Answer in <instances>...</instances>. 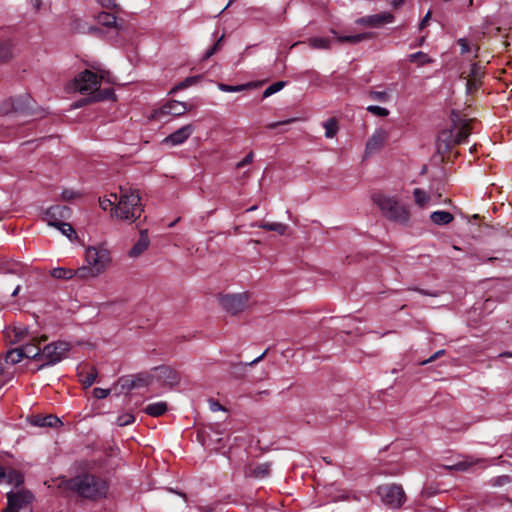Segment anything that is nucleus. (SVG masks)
I'll return each instance as SVG.
<instances>
[{"instance_id":"obj_1","label":"nucleus","mask_w":512,"mask_h":512,"mask_svg":"<svg viewBox=\"0 0 512 512\" xmlns=\"http://www.w3.org/2000/svg\"><path fill=\"white\" fill-rule=\"evenodd\" d=\"M56 483L62 492L88 499L104 497L108 490L106 481L92 474L78 475L71 479L59 478Z\"/></svg>"},{"instance_id":"obj_2","label":"nucleus","mask_w":512,"mask_h":512,"mask_svg":"<svg viewBox=\"0 0 512 512\" xmlns=\"http://www.w3.org/2000/svg\"><path fill=\"white\" fill-rule=\"evenodd\" d=\"M111 262V253L104 244L88 246L85 249V264L78 268L80 280L97 278L109 268Z\"/></svg>"},{"instance_id":"obj_3","label":"nucleus","mask_w":512,"mask_h":512,"mask_svg":"<svg viewBox=\"0 0 512 512\" xmlns=\"http://www.w3.org/2000/svg\"><path fill=\"white\" fill-rule=\"evenodd\" d=\"M143 206L139 193L136 190L120 188L118 203L114 209V216L127 222H135L140 218Z\"/></svg>"},{"instance_id":"obj_4","label":"nucleus","mask_w":512,"mask_h":512,"mask_svg":"<svg viewBox=\"0 0 512 512\" xmlns=\"http://www.w3.org/2000/svg\"><path fill=\"white\" fill-rule=\"evenodd\" d=\"M372 200L387 219L401 224H406L409 221V210L395 197L379 192L372 195Z\"/></svg>"},{"instance_id":"obj_5","label":"nucleus","mask_w":512,"mask_h":512,"mask_svg":"<svg viewBox=\"0 0 512 512\" xmlns=\"http://www.w3.org/2000/svg\"><path fill=\"white\" fill-rule=\"evenodd\" d=\"M100 80L110 81L109 72L100 71V75L98 76L97 73L85 70L75 77L74 88L82 94H89L97 91L100 86Z\"/></svg>"},{"instance_id":"obj_6","label":"nucleus","mask_w":512,"mask_h":512,"mask_svg":"<svg viewBox=\"0 0 512 512\" xmlns=\"http://www.w3.org/2000/svg\"><path fill=\"white\" fill-rule=\"evenodd\" d=\"M383 504L392 509L400 508L406 501V494L400 484H384L377 488Z\"/></svg>"},{"instance_id":"obj_7","label":"nucleus","mask_w":512,"mask_h":512,"mask_svg":"<svg viewBox=\"0 0 512 512\" xmlns=\"http://www.w3.org/2000/svg\"><path fill=\"white\" fill-rule=\"evenodd\" d=\"M221 307L228 313L235 315L244 311L250 301V294L248 292L225 294L219 299Z\"/></svg>"},{"instance_id":"obj_8","label":"nucleus","mask_w":512,"mask_h":512,"mask_svg":"<svg viewBox=\"0 0 512 512\" xmlns=\"http://www.w3.org/2000/svg\"><path fill=\"white\" fill-rule=\"evenodd\" d=\"M70 349V344L63 341H57L46 345L42 349L40 359L43 360L41 367L55 365L60 362Z\"/></svg>"},{"instance_id":"obj_9","label":"nucleus","mask_w":512,"mask_h":512,"mask_svg":"<svg viewBox=\"0 0 512 512\" xmlns=\"http://www.w3.org/2000/svg\"><path fill=\"white\" fill-rule=\"evenodd\" d=\"M32 495L27 491L7 494V507L4 512H31L29 506Z\"/></svg>"},{"instance_id":"obj_10","label":"nucleus","mask_w":512,"mask_h":512,"mask_svg":"<svg viewBox=\"0 0 512 512\" xmlns=\"http://www.w3.org/2000/svg\"><path fill=\"white\" fill-rule=\"evenodd\" d=\"M192 106L188 105L185 102H180L177 100H170L164 105H162L159 109L155 110L153 113V118L157 120H161L164 116L172 115L175 117H179L184 115L187 111H189Z\"/></svg>"},{"instance_id":"obj_11","label":"nucleus","mask_w":512,"mask_h":512,"mask_svg":"<svg viewBox=\"0 0 512 512\" xmlns=\"http://www.w3.org/2000/svg\"><path fill=\"white\" fill-rule=\"evenodd\" d=\"M71 210L67 206L55 205L48 208L44 215L43 220L49 225L56 227L58 224L69 219Z\"/></svg>"},{"instance_id":"obj_12","label":"nucleus","mask_w":512,"mask_h":512,"mask_svg":"<svg viewBox=\"0 0 512 512\" xmlns=\"http://www.w3.org/2000/svg\"><path fill=\"white\" fill-rule=\"evenodd\" d=\"M471 124V119L457 118L454 120L453 127L450 130L451 141L455 144L465 142L471 133Z\"/></svg>"},{"instance_id":"obj_13","label":"nucleus","mask_w":512,"mask_h":512,"mask_svg":"<svg viewBox=\"0 0 512 512\" xmlns=\"http://www.w3.org/2000/svg\"><path fill=\"white\" fill-rule=\"evenodd\" d=\"M389 134L384 129H377L366 142L365 153L372 154L379 151L388 141Z\"/></svg>"},{"instance_id":"obj_14","label":"nucleus","mask_w":512,"mask_h":512,"mask_svg":"<svg viewBox=\"0 0 512 512\" xmlns=\"http://www.w3.org/2000/svg\"><path fill=\"white\" fill-rule=\"evenodd\" d=\"M194 132V126L187 124L164 138L163 143L176 146L184 143Z\"/></svg>"},{"instance_id":"obj_15","label":"nucleus","mask_w":512,"mask_h":512,"mask_svg":"<svg viewBox=\"0 0 512 512\" xmlns=\"http://www.w3.org/2000/svg\"><path fill=\"white\" fill-rule=\"evenodd\" d=\"M29 422L33 425V426H38V427H57L58 425L61 424V421L60 419L53 415V414H49V415H33L30 417L29 419Z\"/></svg>"},{"instance_id":"obj_16","label":"nucleus","mask_w":512,"mask_h":512,"mask_svg":"<svg viewBox=\"0 0 512 512\" xmlns=\"http://www.w3.org/2000/svg\"><path fill=\"white\" fill-rule=\"evenodd\" d=\"M150 240L146 230H142L140 232V236L136 243L132 246L130 251L128 252L129 257L137 258L141 254H143L149 247Z\"/></svg>"},{"instance_id":"obj_17","label":"nucleus","mask_w":512,"mask_h":512,"mask_svg":"<svg viewBox=\"0 0 512 512\" xmlns=\"http://www.w3.org/2000/svg\"><path fill=\"white\" fill-rule=\"evenodd\" d=\"M271 465L269 463H252L245 469V475L254 478H264L270 473Z\"/></svg>"},{"instance_id":"obj_18","label":"nucleus","mask_w":512,"mask_h":512,"mask_svg":"<svg viewBox=\"0 0 512 512\" xmlns=\"http://www.w3.org/2000/svg\"><path fill=\"white\" fill-rule=\"evenodd\" d=\"M51 276L55 279L62 280H70L77 279L80 280V274L77 269L65 268V267H57L51 270Z\"/></svg>"},{"instance_id":"obj_19","label":"nucleus","mask_w":512,"mask_h":512,"mask_svg":"<svg viewBox=\"0 0 512 512\" xmlns=\"http://www.w3.org/2000/svg\"><path fill=\"white\" fill-rule=\"evenodd\" d=\"M38 342V340L33 339V342L21 346L20 348L23 353V357L41 360L40 356L42 350L38 347Z\"/></svg>"},{"instance_id":"obj_20","label":"nucleus","mask_w":512,"mask_h":512,"mask_svg":"<svg viewBox=\"0 0 512 512\" xmlns=\"http://www.w3.org/2000/svg\"><path fill=\"white\" fill-rule=\"evenodd\" d=\"M431 221L436 225H447L454 220L452 213L447 211H434L430 215Z\"/></svg>"},{"instance_id":"obj_21","label":"nucleus","mask_w":512,"mask_h":512,"mask_svg":"<svg viewBox=\"0 0 512 512\" xmlns=\"http://www.w3.org/2000/svg\"><path fill=\"white\" fill-rule=\"evenodd\" d=\"M156 370L159 371V376L170 386L179 382L178 374L172 369L168 367H158Z\"/></svg>"},{"instance_id":"obj_22","label":"nucleus","mask_w":512,"mask_h":512,"mask_svg":"<svg viewBox=\"0 0 512 512\" xmlns=\"http://www.w3.org/2000/svg\"><path fill=\"white\" fill-rule=\"evenodd\" d=\"M312 49L329 50L331 48V39L326 37H311L307 41Z\"/></svg>"},{"instance_id":"obj_23","label":"nucleus","mask_w":512,"mask_h":512,"mask_svg":"<svg viewBox=\"0 0 512 512\" xmlns=\"http://www.w3.org/2000/svg\"><path fill=\"white\" fill-rule=\"evenodd\" d=\"M4 481H6L8 484H12V485L18 487L23 483L24 478H23V475L19 471L10 468V469H5Z\"/></svg>"},{"instance_id":"obj_24","label":"nucleus","mask_w":512,"mask_h":512,"mask_svg":"<svg viewBox=\"0 0 512 512\" xmlns=\"http://www.w3.org/2000/svg\"><path fill=\"white\" fill-rule=\"evenodd\" d=\"M145 413L153 416L158 417L163 415L167 411V404L166 402H156L149 404L144 409Z\"/></svg>"},{"instance_id":"obj_25","label":"nucleus","mask_w":512,"mask_h":512,"mask_svg":"<svg viewBox=\"0 0 512 512\" xmlns=\"http://www.w3.org/2000/svg\"><path fill=\"white\" fill-rule=\"evenodd\" d=\"M92 97L90 98L91 101H103V100H112L115 101V94L112 88H106L103 90L97 89V91L92 92Z\"/></svg>"},{"instance_id":"obj_26","label":"nucleus","mask_w":512,"mask_h":512,"mask_svg":"<svg viewBox=\"0 0 512 512\" xmlns=\"http://www.w3.org/2000/svg\"><path fill=\"white\" fill-rule=\"evenodd\" d=\"M371 36L372 35L370 33H360V34L349 35V36H337V41L340 43L357 44L364 40L370 39Z\"/></svg>"},{"instance_id":"obj_27","label":"nucleus","mask_w":512,"mask_h":512,"mask_svg":"<svg viewBox=\"0 0 512 512\" xmlns=\"http://www.w3.org/2000/svg\"><path fill=\"white\" fill-rule=\"evenodd\" d=\"M392 20L393 16L391 14H378L368 17L366 20H363V22L371 26H379L383 23H390Z\"/></svg>"},{"instance_id":"obj_28","label":"nucleus","mask_w":512,"mask_h":512,"mask_svg":"<svg viewBox=\"0 0 512 512\" xmlns=\"http://www.w3.org/2000/svg\"><path fill=\"white\" fill-rule=\"evenodd\" d=\"M266 352L267 351L263 352L259 357H257L256 359L252 360L249 363H245V364L244 363L232 364L231 365L232 369H233L232 374H234L236 376L242 375L244 373V371H245L246 366H253V365L257 364L259 361H261L265 357Z\"/></svg>"},{"instance_id":"obj_29","label":"nucleus","mask_w":512,"mask_h":512,"mask_svg":"<svg viewBox=\"0 0 512 512\" xmlns=\"http://www.w3.org/2000/svg\"><path fill=\"white\" fill-rule=\"evenodd\" d=\"M413 195H414L415 203L420 208H425L428 205V203L430 201V196L424 190H422L420 188H415L413 191Z\"/></svg>"},{"instance_id":"obj_30","label":"nucleus","mask_w":512,"mask_h":512,"mask_svg":"<svg viewBox=\"0 0 512 512\" xmlns=\"http://www.w3.org/2000/svg\"><path fill=\"white\" fill-rule=\"evenodd\" d=\"M79 376L81 377V382L84 384V386L90 387L97 378V370L91 367L87 372H79Z\"/></svg>"},{"instance_id":"obj_31","label":"nucleus","mask_w":512,"mask_h":512,"mask_svg":"<svg viewBox=\"0 0 512 512\" xmlns=\"http://www.w3.org/2000/svg\"><path fill=\"white\" fill-rule=\"evenodd\" d=\"M258 227L267 231H275L280 235H283L287 229V226L285 224L279 222H262L261 224L258 225Z\"/></svg>"},{"instance_id":"obj_32","label":"nucleus","mask_w":512,"mask_h":512,"mask_svg":"<svg viewBox=\"0 0 512 512\" xmlns=\"http://www.w3.org/2000/svg\"><path fill=\"white\" fill-rule=\"evenodd\" d=\"M12 58V44L10 41H0V63Z\"/></svg>"},{"instance_id":"obj_33","label":"nucleus","mask_w":512,"mask_h":512,"mask_svg":"<svg viewBox=\"0 0 512 512\" xmlns=\"http://www.w3.org/2000/svg\"><path fill=\"white\" fill-rule=\"evenodd\" d=\"M98 22L106 27L112 28L116 27V16L113 13L101 12L99 13Z\"/></svg>"},{"instance_id":"obj_34","label":"nucleus","mask_w":512,"mask_h":512,"mask_svg":"<svg viewBox=\"0 0 512 512\" xmlns=\"http://www.w3.org/2000/svg\"><path fill=\"white\" fill-rule=\"evenodd\" d=\"M136 388L145 387L152 383L153 376L149 373L132 375Z\"/></svg>"},{"instance_id":"obj_35","label":"nucleus","mask_w":512,"mask_h":512,"mask_svg":"<svg viewBox=\"0 0 512 512\" xmlns=\"http://www.w3.org/2000/svg\"><path fill=\"white\" fill-rule=\"evenodd\" d=\"M479 462V459L466 458L465 460L459 461L454 465L450 466L449 469L456 471H466Z\"/></svg>"},{"instance_id":"obj_36","label":"nucleus","mask_w":512,"mask_h":512,"mask_svg":"<svg viewBox=\"0 0 512 512\" xmlns=\"http://www.w3.org/2000/svg\"><path fill=\"white\" fill-rule=\"evenodd\" d=\"M325 128V137L333 138L338 132V123L335 118L328 119L324 124Z\"/></svg>"},{"instance_id":"obj_37","label":"nucleus","mask_w":512,"mask_h":512,"mask_svg":"<svg viewBox=\"0 0 512 512\" xmlns=\"http://www.w3.org/2000/svg\"><path fill=\"white\" fill-rule=\"evenodd\" d=\"M409 61L416 62L419 66H423L425 64L431 63L433 60L428 56V54L422 51H418L409 55Z\"/></svg>"},{"instance_id":"obj_38","label":"nucleus","mask_w":512,"mask_h":512,"mask_svg":"<svg viewBox=\"0 0 512 512\" xmlns=\"http://www.w3.org/2000/svg\"><path fill=\"white\" fill-rule=\"evenodd\" d=\"M23 353L21 351V348L18 347V348H14V349H11L7 352L6 354V357H5V360L7 363H10V364H17L19 363L22 359H23Z\"/></svg>"},{"instance_id":"obj_39","label":"nucleus","mask_w":512,"mask_h":512,"mask_svg":"<svg viewBox=\"0 0 512 512\" xmlns=\"http://www.w3.org/2000/svg\"><path fill=\"white\" fill-rule=\"evenodd\" d=\"M111 198H100L99 199V205L103 210H111L114 212L115 209V203H118L119 196L117 194H111Z\"/></svg>"},{"instance_id":"obj_40","label":"nucleus","mask_w":512,"mask_h":512,"mask_svg":"<svg viewBox=\"0 0 512 512\" xmlns=\"http://www.w3.org/2000/svg\"><path fill=\"white\" fill-rule=\"evenodd\" d=\"M252 87V84L251 83H247V84H241V85H228V84H223V83H220L218 85V88L223 91V92H240V91H244V90H247L249 88Z\"/></svg>"},{"instance_id":"obj_41","label":"nucleus","mask_w":512,"mask_h":512,"mask_svg":"<svg viewBox=\"0 0 512 512\" xmlns=\"http://www.w3.org/2000/svg\"><path fill=\"white\" fill-rule=\"evenodd\" d=\"M457 43L460 46L461 54H466V53H469L471 50H473L474 53H475V57L478 56V54H477V52L479 50V46L478 45L473 44L472 48H471L469 43H468V41H467V39H465V38L458 39Z\"/></svg>"},{"instance_id":"obj_42","label":"nucleus","mask_w":512,"mask_h":512,"mask_svg":"<svg viewBox=\"0 0 512 512\" xmlns=\"http://www.w3.org/2000/svg\"><path fill=\"white\" fill-rule=\"evenodd\" d=\"M55 228H57L63 235L67 236L69 239L76 237L75 230L73 229L71 224L66 222V220L58 224Z\"/></svg>"},{"instance_id":"obj_43","label":"nucleus","mask_w":512,"mask_h":512,"mask_svg":"<svg viewBox=\"0 0 512 512\" xmlns=\"http://www.w3.org/2000/svg\"><path fill=\"white\" fill-rule=\"evenodd\" d=\"M285 84L286 83L284 81H278V82L273 83L272 85H270L269 87H267L264 90L263 97L264 98L270 97L274 93H276V92L280 91L281 89H283Z\"/></svg>"},{"instance_id":"obj_44","label":"nucleus","mask_w":512,"mask_h":512,"mask_svg":"<svg viewBox=\"0 0 512 512\" xmlns=\"http://www.w3.org/2000/svg\"><path fill=\"white\" fill-rule=\"evenodd\" d=\"M14 339L11 342H20L28 336V329L26 327L18 326L13 327Z\"/></svg>"},{"instance_id":"obj_45","label":"nucleus","mask_w":512,"mask_h":512,"mask_svg":"<svg viewBox=\"0 0 512 512\" xmlns=\"http://www.w3.org/2000/svg\"><path fill=\"white\" fill-rule=\"evenodd\" d=\"M135 416L132 413H123L117 417L116 424L120 427L132 424Z\"/></svg>"},{"instance_id":"obj_46","label":"nucleus","mask_w":512,"mask_h":512,"mask_svg":"<svg viewBox=\"0 0 512 512\" xmlns=\"http://www.w3.org/2000/svg\"><path fill=\"white\" fill-rule=\"evenodd\" d=\"M367 111L371 114L379 117H386L389 115V110L380 106L370 105L367 107Z\"/></svg>"},{"instance_id":"obj_47","label":"nucleus","mask_w":512,"mask_h":512,"mask_svg":"<svg viewBox=\"0 0 512 512\" xmlns=\"http://www.w3.org/2000/svg\"><path fill=\"white\" fill-rule=\"evenodd\" d=\"M369 97L380 102H387L389 100V94L386 91H370Z\"/></svg>"},{"instance_id":"obj_48","label":"nucleus","mask_w":512,"mask_h":512,"mask_svg":"<svg viewBox=\"0 0 512 512\" xmlns=\"http://www.w3.org/2000/svg\"><path fill=\"white\" fill-rule=\"evenodd\" d=\"M119 383H120L122 389H126L128 391L136 388L134 379L132 376H126V377L120 378Z\"/></svg>"},{"instance_id":"obj_49","label":"nucleus","mask_w":512,"mask_h":512,"mask_svg":"<svg viewBox=\"0 0 512 512\" xmlns=\"http://www.w3.org/2000/svg\"><path fill=\"white\" fill-rule=\"evenodd\" d=\"M97 2L105 9L119 11L120 7L116 0H97Z\"/></svg>"},{"instance_id":"obj_50","label":"nucleus","mask_w":512,"mask_h":512,"mask_svg":"<svg viewBox=\"0 0 512 512\" xmlns=\"http://www.w3.org/2000/svg\"><path fill=\"white\" fill-rule=\"evenodd\" d=\"M509 482H510V477L507 475L498 476L491 480V484L495 487L506 485Z\"/></svg>"},{"instance_id":"obj_51","label":"nucleus","mask_w":512,"mask_h":512,"mask_svg":"<svg viewBox=\"0 0 512 512\" xmlns=\"http://www.w3.org/2000/svg\"><path fill=\"white\" fill-rule=\"evenodd\" d=\"M483 75V72L481 71V68L478 66L477 63H473L471 65V68H470V72H469V78H478V79H481Z\"/></svg>"},{"instance_id":"obj_52","label":"nucleus","mask_w":512,"mask_h":512,"mask_svg":"<svg viewBox=\"0 0 512 512\" xmlns=\"http://www.w3.org/2000/svg\"><path fill=\"white\" fill-rule=\"evenodd\" d=\"M221 41H222V37L210 49H208L205 52V54L203 56L204 60L209 59L211 56H213L220 49Z\"/></svg>"},{"instance_id":"obj_53","label":"nucleus","mask_w":512,"mask_h":512,"mask_svg":"<svg viewBox=\"0 0 512 512\" xmlns=\"http://www.w3.org/2000/svg\"><path fill=\"white\" fill-rule=\"evenodd\" d=\"M479 86H480V79H478L477 77L468 79L467 90L469 93H472L473 91L477 90Z\"/></svg>"},{"instance_id":"obj_54","label":"nucleus","mask_w":512,"mask_h":512,"mask_svg":"<svg viewBox=\"0 0 512 512\" xmlns=\"http://www.w3.org/2000/svg\"><path fill=\"white\" fill-rule=\"evenodd\" d=\"M253 159H254V153L251 151L240 162H238L236 164V168L240 169V168L252 163Z\"/></svg>"},{"instance_id":"obj_55","label":"nucleus","mask_w":512,"mask_h":512,"mask_svg":"<svg viewBox=\"0 0 512 512\" xmlns=\"http://www.w3.org/2000/svg\"><path fill=\"white\" fill-rule=\"evenodd\" d=\"M109 394H110L109 389L94 388V390H93V395L97 399H104V398L108 397Z\"/></svg>"},{"instance_id":"obj_56","label":"nucleus","mask_w":512,"mask_h":512,"mask_svg":"<svg viewBox=\"0 0 512 512\" xmlns=\"http://www.w3.org/2000/svg\"><path fill=\"white\" fill-rule=\"evenodd\" d=\"M444 353H445V350H438L432 356H430L427 360L422 361L421 364L425 365V364L431 363L434 360L441 357L442 355H444Z\"/></svg>"},{"instance_id":"obj_57","label":"nucleus","mask_w":512,"mask_h":512,"mask_svg":"<svg viewBox=\"0 0 512 512\" xmlns=\"http://www.w3.org/2000/svg\"><path fill=\"white\" fill-rule=\"evenodd\" d=\"M77 195L78 194L76 192H74L73 190H64L61 194V197L63 200L69 201V200L76 198Z\"/></svg>"},{"instance_id":"obj_58","label":"nucleus","mask_w":512,"mask_h":512,"mask_svg":"<svg viewBox=\"0 0 512 512\" xmlns=\"http://www.w3.org/2000/svg\"><path fill=\"white\" fill-rule=\"evenodd\" d=\"M296 119L295 118H291V119H287V120H284V121H279V122H274V123H270L266 126V128L268 129H274L280 125H286V124H290L292 122H294Z\"/></svg>"},{"instance_id":"obj_59","label":"nucleus","mask_w":512,"mask_h":512,"mask_svg":"<svg viewBox=\"0 0 512 512\" xmlns=\"http://www.w3.org/2000/svg\"><path fill=\"white\" fill-rule=\"evenodd\" d=\"M199 79H200L199 76H191V77H187L186 79H184V82L186 83L187 87H190V86L196 84L199 81Z\"/></svg>"},{"instance_id":"obj_60","label":"nucleus","mask_w":512,"mask_h":512,"mask_svg":"<svg viewBox=\"0 0 512 512\" xmlns=\"http://www.w3.org/2000/svg\"><path fill=\"white\" fill-rule=\"evenodd\" d=\"M430 18H431V12H430V11H428V12L426 13V15L424 16V18L421 20V22H420V24H419V28H420V29L425 28V27L427 26V24H428V22H429Z\"/></svg>"},{"instance_id":"obj_61","label":"nucleus","mask_w":512,"mask_h":512,"mask_svg":"<svg viewBox=\"0 0 512 512\" xmlns=\"http://www.w3.org/2000/svg\"><path fill=\"white\" fill-rule=\"evenodd\" d=\"M210 408L214 412L224 409L223 406L219 402H216V401H211L210 402Z\"/></svg>"},{"instance_id":"obj_62","label":"nucleus","mask_w":512,"mask_h":512,"mask_svg":"<svg viewBox=\"0 0 512 512\" xmlns=\"http://www.w3.org/2000/svg\"><path fill=\"white\" fill-rule=\"evenodd\" d=\"M187 88L186 86V83L184 82V80L180 83H178L171 92H174V91H177V90H182V89H185Z\"/></svg>"},{"instance_id":"obj_63","label":"nucleus","mask_w":512,"mask_h":512,"mask_svg":"<svg viewBox=\"0 0 512 512\" xmlns=\"http://www.w3.org/2000/svg\"><path fill=\"white\" fill-rule=\"evenodd\" d=\"M187 88L186 86V83L184 82V80L180 83H178L171 92H174V91H177V90H182V89H185Z\"/></svg>"},{"instance_id":"obj_64","label":"nucleus","mask_w":512,"mask_h":512,"mask_svg":"<svg viewBox=\"0 0 512 512\" xmlns=\"http://www.w3.org/2000/svg\"><path fill=\"white\" fill-rule=\"evenodd\" d=\"M203 512H220L215 506H206L203 508Z\"/></svg>"}]
</instances>
